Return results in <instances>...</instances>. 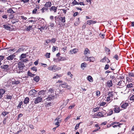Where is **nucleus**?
Returning a JSON list of instances; mask_svg holds the SVG:
<instances>
[{"mask_svg":"<svg viewBox=\"0 0 134 134\" xmlns=\"http://www.w3.org/2000/svg\"><path fill=\"white\" fill-rule=\"evenodd\" d=\"M4 57L3 56L0 55V65H1L2 63L1 62L3 60L4 58Z\"/></svg>","mask_w":134,"mask_h":134,"instance_id":"50","label":"nucleus"},{"mask_svg":"<svg viewBox=\"0 0 134 134\" xmlns=\"http://www.w3.org/2000/svg\"><path fill=\"white\" fill-rule=\"evenodd\" d=\"M57 8L55 6L51 7L49 8V10L50 12H53L54 13H56L57 11Z\"/></svg>","mask_w":134,"mask_h":134,"instance_id":"14","label":"nucleus"},{"mask_svg":"<svg viewBox=\"0 0 134 134\" xmlns=\"http://www.w3.org/2000/svg\"><path fill=\"white\" fill-rule=\"evenodd\" d=\"M12 95H10L9 94H8L5 95V98L11 100L12 99Z\"/></svg>","mask_w":134,"mask_h":134,"instance_id":"25","label":"nucleus"},{"mask_svg":"<svg viewBox=\"0 0 134 134\" xmlns=\"http://www.w3.org/2000/svg\"><path fill=\"white\" fill-rule=\"evenodd\" d=\"M81 123V122H80L79 124H76V126H75V130H76L78 128H79L80 125Z\"/></svg>","mask_w":134,"mask_h":134,"instance_id":"52","label":"nucleus"},{"mask_svg":"<svg viewBox=\"0 0 134 134\" xmlns=\"http://www.w3.org/2000/svg\"><path fill=\"white\" fill-rule=\"evenodd\" d=\"M113 85V84L112 80H109L106 83V86L108 87L109 88L112 86Z\"/></svg>","mask_w":134,"mask_h":134,"instance_id":"16","label":"nucleus"},{"mask_svg":"<svg viewBox=\"0 0 134 134\" xmlns=\"http://www.w3.org/2000/svg\"><path fill=\"white\" fill-rule=\"evenodd\" d=\"M99 109V108L97 107L96 108H94L93 109V111L94 112H96Z\"/></svg>","mask_w":134,"mask_h":134,"instance_id":"64","label":"nucleus"},{"mask_svg":"<svg viewBox=\"0 0 134 134\" xmlns=\"http://www.w3.org/2000/svg\"><path fill=\"white\" fill-rule=\"evenodd\" d=\"M12 83L13 84H17L20 83L19 81H12Z\"/></svg>","mask_w":134,"mask_h":134,"instance_id":"45","label":"nucleus"},{"mask_svg":"<svg viewBox=\"0 0 134 134\" xmlns=\"http://www.w3.org/2000/svg\"><path fill=\"white\" fill-rule=\"evenodd\" d=\"M113 92H109L108 94V96L106 100L107 102H108L109 101H110L111 100H112L113 98V94L112 93Z\"/></svg>","mask_w":134,"mask_h":134,"instance_id":"3","label":"nucleus"},{"mask_svg":"<svg viewBox=\"0 0 134 134\" xmlns=\"http://www.w3.org/2000/svg\"><path fill=\"white\" fill-rule=\"evenodd\" d=\"M6 91L4 89H0V99L3 96V95L5 93Z\"/></svg>","mask_w":134,"mask_h":134,"instance_id":"17","label":"nucleus"},{"mask_svg":"<svg viewBox=\"0 0 134 134\" xmlns=\"http://www.w3.org/2000/svg\"><path fill=\"white\" fill-rule=\"evenodd\" d=\"M87 64L85 63H82L81 64V68L83 69L84 70V68H86L87 66Z\"/></svg>","mask_w":134,"mask_h":134,"instance_id":"23","label":"nucleus"},{"mask_svg":"<svg viewBox=\"0 0 134 134\" xmlns=\"http://www.w3.org/2000/svg\"><path fill=\"white\" fill-rule=\"evenodd\" d=\"M67 75H69L70 76V77L71 79H72V78L73 75L71 74L70 72L69 71L67 73Z\"/></svg>","mask_w":134,"mask_h":134,"instance_id":"53","label":"nucleus"},{"mask_svg":"<svg viewBox=\"0 0 134 134\" xmlns=\"http://www.w3.org/2000/svg\"><path fill=\"white\" fill-rule=\"evenodd\" d=\"M113 110L114 113H119L122 109H121L118 106L115 105L114 106Z\"/></svg>","mask_w":134,"mask_h":134,"instance_id":"5","label":"nucleus"},{"mask_svg":"<svg viewBox=\"0 0 134 134\" xmlns=\"http://www.w3.org/2000/svg\"><path fill=\"white\" fill-rule=\"evenodd\" d=\"M94 60V58L92 57H88L85 56V60L87 61H89L90 62H93Z\"/></svg>","mask_w":134,"mask_h":134,"instance_id":"6","label":"nucleus"},{"mask_svg":"<svg viewBox=\"0 0 134 134\" xmlns=\"http://www.w3.org/2000/svg\"><path fill=\"white\" fill-rule=\"evenodd\" d=\"M51 53H46V54L45 55V56L47 58H49L50 57V55Z\"/></svg>","mask_w":134,"mask_h":134,"instance_id":"48","label":"nucleus"},{"mask_svg":"<svg viewBox=\"0 0 134 134\" xmlns=\"http://www.w3.org/2000/svg\"><path fill=\"white\" fill-rule=\"evenodd\" d=\"M9 113V112H6L5 111H3L1 114V115L4 116H5L6 115H7Z\"/></svg>","mask_w":134,"mask_h":134,"instance_id":"49","label":"nucleus"},{"mask_svg":"<svg viewBox=\"0 0 134 134\" xmlns=\"http://www.w3.org/2000/svg\"><path fill=\"white\" fill-rule=\"evenodd\" d=\"M105 50L106 52H108L107 54L108 55L110 54V49L107 47H105Z\"/></svg>","mask_w":134,"mask_h":134,"instance_id":"39","label":"nucleus"},{"mask_svg":"<svg viewBox=\"0 0 134 134\" xmlns=\"http://www.w3.org/2000/svg\"><path fill=\"white\" fill-rule=\"evenodd\" d=\"M94 118H98L103 117V115L101 112H99L94 114Z\"/></svg>","mask_w":134,"mask_h":134,"instance_id":"11","label":"nucleus"},{"mask_svg":"<svg viewBox=\"0 0 134 134\" xmlns=\"http://www.w3.org/2000/svg\"><path fill=\"white\" fill-rule=\"evenodd\" d=\"M100 129V127H99V128H97L96 129H95L93 130V131L92 132H96L99 130Z\"/></svg>","mask_w":134,"mask_h":134,"instance_id":"63","label":"nucleus"},{"mask_svg":"<svg viewBox=\"0 0 134 134\" xmlns=\"http://www.w3.org/2000/svg\"><path fill=\"white\" fill-rule=\"evenodd\" d=\"M87 80L90 82H92L93 81V78L90 75L88 76L87 77Z\"/></svg>","mask_w":134,"mask_h":134,"instance_id":"24","label":"nucleus"},{"mask_svg":"<svg viewBox=\"0 0 134 134\" xmlns=\"http://www.w3.org/2000/svg\"><path fill=\"white\" fill-rule=\"evenodd\" d=\"M33 80L34 81H35L36 82H38L40 80V78L39 76H36L34 78Z\"/></svg>","mask_w":134,"mask_h":134,"instance_id":"37","label":"nucleus"},{"mask_svg":"<svg viewBox=\"0 0 134 134\" xmlns=\"http://www.w3.org/2000/svg\"><path fill=\"white\" fill-rule=\"evenodd\" d=\"M133 87V84L132 83L127 85L126 87V89L128 88H131Z\"/></svg>","mask_w":134,"mask_h":134,"instance_id":"44","label":"nucleus"},{"mask_svg":"<svg viewBox=\"0 0 134 134\" xmlns=\"http://www.w3.org/2000/svg\"><path fill=\"white\" fill-rule=\"evenodd\" d=\"M78 20L76 21L74 23V25L76 26L77 25L80 23L79 18H78Z\"/></svg>","mask_w":134,"mask_h":134,"instance_id":"56","label":"nucleus"},{"mask_svg":"<svg viewBox=\"0 0 134 134\" xmlns=\"http://www.w3.org/2000/svg\"><path fill=\"white\" fill-rule=\"evenodd\" d=\"M61 69L60 67H58L55 65H51L48 68L49 70L52 71L54 72L60 69Z\"/></svg>","mask_w":134,"mask_h":134,"instance_id":"1","label":"nucleus"},{"mask_svg":"<svg viewBox=\"0 0 134 134\" xmlns=\"http://www.w3.org/2000/svg\"><path fill=\"white\" fill-rule=\"evenodd\" d=\"M40 11L42 14H44L48 12V9H47L44 7L40 9Z\"/></svg>","mask_w":134,"mask_h":134,"instance_id":"15","label":"nucleus"},{"mask_svg":"<svg viewBox=\"0 0 134 134\" xmlns=\"http://www.w3.org/2000/svg\"><path fill=\"white\" fill-rule=\"evenodd\" d=\"M67 85H68V84H67V83L66 82H64L63 84H62L60 85H61V86L62 87H64V88H65V87L66 88V87H67Z\"/></svg>","mask_w":134,"mask_h":134,"instance_id":"46","label":"nucleus"},{"mask_svg":"<svg viewBox=\"0 0 134 134\" xmlns=\"http://www.w3.org/2000/svg\"><path fill=\"white\" fill-rule=\"evenodd\" d=\"M84 54L86 56H88L90 54V51L87 48H86L84 51Z\"/></svg>","mask_w":134,"mask_h":134,"instance_id":"13","label":"nucleus"},{"mask_svg":"<svg viewBox=\"0 0 134 134\" xmlns=\"http://www.w3.org/2000/svg\"><path fill=\"white\" fill-rule=\"evenodd\" d=\"M109 67V65H108V64H107L105 65L104 69L105 70L108 69Z\"/></svg>","mask_w":134,"mask_h":134,"instance_id":"61","label":"nucleus"},{"mask_svg":"<svg viewBox=\"0 0 134 134\" xmlns=\"http://www.w3.org/2000/svg\"><path fill=\"white\" fill-rule=\"evenodd\" d=\"M131 77H134V73L132 72L129 73V77H127L126 79L127 81L128 82L132 81V79L131 78Z\"/></svg>","mask_w":134,"mask_h":134,"instance_id":"4","label":"nucleus"},{"mask_svg":"<svg viewBox=\"0 0 134 134\" xmlns=\"http://www.w3.org/2000/svg\"><path fill=\"white\" fill-rule=\"evenodd\" d=\"M11 22H12V24H14L16 23H18V22H19V23H21V22L19 21L18 19H15L14 20V19H13L11 21Z\"/></svg>","mask_w":134,"mask_h":134,"instance_id":"32","label":"nucleus"},{"mask_svg":"<svg viewBox=\"0 0 134 134\" xmlns=\"http://www.w3.org/2000/svg\"><path fill=\"white\" fill-rule=\"evenodd\" d=\"M97 21H94L92 20H88L87 22V24L89 25H90L92 24H94L96 23Z\"/></svg>","mask_w":134,"mask_h":134,"instance_id":"20","label":"nucleus"},{"mask_svg":"<svg viewBox=\"0 0 134 134\" xmlns=\"http://www.w3.org/2000/svg\"><path fill=\"white\" fill-rule=\"evenodd\" d=\"M78 50V49L76 48L74 49H72L71 51V52H72L73 53H76L77 52V51Z\"/></svg>","mask_w":134,"mask_h":134,"instance_id":"57","label":"nucleus"},{"mask_svg":"<svg viewBox=\"0 0 134 134\" xmlns=\"http://www.w3.org/2000/svg\"><path fill=\"white\" fill-rule=\"evenodd\" d=\"M44 5V7H45L47 9L50 8L52 5L51 2L50 1L46 2L45 4Z\"/></svg>","mask_w":134,"mask_h":134,"instance_id":"8","label":"nucleus"},{"mask_svg":"<svg viewBox=\"0 0 134 134\" xmlns=\"http://www.w3.org/2000/svg\"><path fill=\"white\" fill-rule=\"evenodd\" d=\"M56 40V39L54 38H52L51 40H50L51 42L54 43Z\"/></svg>","mask_w":134,"mask_h":134,"instance_id":"55","label":"nucleus"},{"mask_svg":"<svg viewBox=\"0 0 134 134\" xmlns=\"http://www.w3.org/2000/svg\"><path fill=\"white\" fill-rule=\"evenodd\" d=\"M121 107L124 109H125L129 105L128 103L126 102L124 103H121L120 105Z\"/></svg>","mask_w":134,"mask_h":134,"instance_id":"10","label":"nucleus"},{"mask_svg":"<svg viewBox=\"0 0 134 134\" xmlns=\"http://www.w3.org/2000/svg\"><path fill=\"white\" fill-rule=\"evenodd\" d=\"M25 66L24 64L21 62H19L18 63V68L19 71H17V72L18 73H20L21 72H23V70L21 71Z\"/></svg>","mask_w":134,"mask_h":134,"instance_id":"2","label":"nucleus"},{"mask_svg":"<svg viewBox=\"0 0 134 134\" xmlns=\"http://www.w3.org/2000/svg\"><path fill=\"white\" fill-rule=\"evenodd\" d=\"M72 4L74 5H79V3L76 1L75 0H74L72 2Z\"/></svg>","mask_w":134,"mask_h":134,"instance_id":"47","label":"nucleus"},{"mask_svg":"<svg viewBox=\"0 0 134 134\" xmlns=\"http://www.w3.org/2000/svg\"><path fill=\"white\" fill-rule=\"evenodd\" d=\"M54 25L55 24L54 23H49V26L52 29L54 27Z\"/></svg>","mask_w":134,"mask_h":134,"instance_id":"38","label":"nucleus"},{"mask_svg":"<svg viewBox=\"0 0 134 134\" xmlns=\"http://www.w3.org/2000/svg\"><path fill=\"white\" fill-rule=\"evenodd\" d=\"M107 59V60H108V61L107 62V63H109L110 62V61L109 60V59H108V58H107L105 56L101 60L100 62H101L103 63L104 62H105L106 59Z\"/></svg>","mask_w":134,"mask_h":134,"instance_id":"22","label":"nucleus"},{"mask_svg":"<svg viewBox=\"0 0 134 134\" xmlns=\"http://www.w3.org/2000/svg\"><path fill=\"white\" fill-rule=\"evenodd\" d=\"M37 92V91L35 90H33L29 91L28 93V95L29 96H35Z\"/></svg>","mask_w":134,"mask_h":134,"instance_id":"9","label":"nucleus"},{"mask_svg":"<svg viewBox=\"0 0 134 134\" xmlns=\"http://www.w3.org/2000/svg\"><path fill=\"white\" fill-rule=\"evenodd\" d=\"M3 27L5 29L7 30H9L10 29V25L8 24H6L3 25Z\"/></svg>","mask_w":134,"mask_h":134,"instance_id":"21","label":"nucleus"},{"mask_svg":"<svg viewBox=\"0 0 134 134\" xmlns=\"http://www.w3.org/2000/svg\"><path fill=\"white\" fill-rule=\"evenodd\" d=\"M63 60H61V59H60L59 58H53V61L56 63H58L61 61Z\"/></svg>","mask_w":134,"mask_h":134,"instance_id":"30","label":"nucleus"},{"mask_svg":"<svg viewBox=\"0 0 134 134\" xmlns=\"http://www.w3.org/2000/svg\"><path fill=\"white\" fill-rule=\"evenodd\" d=\"M26 57V54H22L20 57V60L22 58H25Z\"/></svg>","mask_w":134,"mask_h":134,"instance_id":"42","label":"nucleus"},{"mask_svg":"<svg viewBox=\"0 0 134 134\" xmlns=\"http://www.w3.org/2000/svg\"><path fill=\"white\" fill-rule=\"evenodd\" d=\"M46 92L45 90H41L39 91L38 93V94L39 95H40L41 94L43 95L44 94H45Z\"/></svg>","mask_w":134,"mask_h":134,"instance_id":"33","label":"nucleus"},{"mask_svg":"<svg viewBox=\"0 0 134 134\" xmlns=\"http://www.w3.org/2000/svg\"><path fill=\"white\" fill-rule=\"evenodd\" d=\"M62 74H60L59 75L58 74H57L56 76L53 77V79H57L58 77H62Z\"/></svg>","mask_w":134,"mask_h":134,"instance_id":"35","label":"nucleus"},{"mask_svg":"<svg viewBox=\"0 0 134 134\" xmlns=\"http://www.w3.org/2000/svg\"><path fill=\"white\" fill-rule=\"evenodd\" d=\"M27 74L28 76H29L31 77H33L35 75L32 74L31 73L30 71H28L27 72Z\"/></svg>","mask_w":134,"mask_h":134,"instance_id":"40","label":"nucleus"},{"mask_svg":"<svg viewBox=\"0 0 134 134\" xmlns=\"http://www.w3.org/2000/svg\"><path fill=\"white\" fill-rule=\"evenodd\" d=\"M23 102L22 101L19 102V103L18 105L17 106V109H19L21 108V106L22 105Z\"/></svg>","mask_w":134,"mask_h":134,"instance_id":"28","label":"nucleus"},{"mask_svg":"<svg viewBox=\"0 0 134 134\" xmlns=\"http://www.w3.org/2000/svg\"><path fill=\"white\" fill-rule=\"evenodd\" d=\"M38 12V9L37 8H35L32 10V13L33 14H38L40 12Z\"/></svg>","mask_w":134,"mask_h":134,"instance_id":"27","label":"nucleus"},{"mask_svg":"<svg viewBox=\"0 0 134 134\" xmlns=\"http://www.w3.org/2000/svg\"><path fill=\"white\" fill-rule=\"evenodd\" d=\"M30 0H21V2H23L24 4L27 3L29 2Z\"/></svg>","mask_w":134,"mask_h":134,"instance_id":"51","label":"nucleus"},{"mask_svg":"<svg viewBox=\"0 0 134 134\" xmlns=\"http://www.w3.org/2000/svg\"><path fill=\"white\" fill-rule=\"evenodd\" d=\"M60 119V118L59 117V116H58L55 119V121L56 122L55 123V125H57L58 126H56V127H58L60 126V124H59V119Z\"/></svg>","mask_w":134,"mask_h":134,"instance_id":"18","label":"nucleus"},{"mask_svg":"<svg viewBox=\"0 0 134 134\" xmlns=\"http://www.w3.org/2000/svg\"><path fill=\"white\" fill-rule=\"evenodd\" d=\"M106 103L105 102H102L100 104V106H104L106 104Z\"/></svg>","mask_w":134,"mask_h":134,"instance_id":"60","label":"nucleus"},{"mask_svg":"<svg viewBox=\"0 0 134 134\" xmlns=\"http://www.w3.org/2000/svg\"><path fill=\"white\" fill-rule=\"evenodd\" d=\"M124 82L123 80H120L117 84V85H118L119 86V87L120 88L123 87L124 86Z\"/></svg>","mask_w":134,"mask_h":134,"instance_id":"12","label":"nucleus"},{"mask_svg":"<svg viewBox=\"0 0 134 134\" xmlns=\"http://www.w3.org/2000/svg\"><path fill=\"white\" fill-rule=\"evenodd\" d=\"M113 110L111 109H110L109 110V112L108 113V115H111L113 114Z\"/></svg>","mask_w":134,"mask_h":134,"instance_id":"43","label":"nucleus"},{"mask_svg":"<svg viewBox=\"0 0 134 134\" xmlns=\"http://www.w3.org/2000/svg\"><path fill=\"white\" fill-rule=\"evenodd\" d=\"M31 70L33 71H35L36 72L37 70V68L35 66H34L32 67H31Z\"/></svg>","mask_w":134,"mask_h":134,"instance_id":"54","label":"nucleus"},{"mask_svg":"<svg viewBox=\"0 0 134 134\" xmlns=\"http://www.w3.org/2000/svg\"><path fill=\"white\" fill-rule=\"evenodd\" d=\"M75 106V104H73L72 105H70L69 106V107L68 108L70 109H72L74 108Z\"/></svg>","mask_w":134,"mask_h":134,"instance_id":"62","label":"nucleus"},{"mask_svg":"<svg viewBox=\"0 0 134 134\" xmlns=\"http://www.w3.org/2000/svg\"><path fill=\"white\" fill-rule=\"evenodd\" d=\"M29 100L30 99L28 97H26L25 98L23 102L24 104H27L29 102Z\"/></svg>","mask_w":134,"mask_h":134,"instance_id":"26","label":"nucleus"},{"mask_svg":"<svg viewBox=\"0 0 134 134\" xmlns=\"http://www.w3.org/2000/svg\"><path fill=\"white\" fill-rule=\"evenodd\" d=\"M7 11L8 13L12 14H13L15 12L11 8H8Z\"/></svg>","mask_w":134,"mask_h":134,"instance_id":"29","label":"nucleus"},{"mask_svg":"<svg viewBox=\"0 0 134 134\" xmlns=\"http://www.w3.org/2000/svg\"><path fill=\"white\" fill-rule=\"evenodd\" d=\"M42 100V98L41 96L38 97L36 99H35L34 103L35 104H36L41 102Z\"/></svg>","mask_w":134,"mask_h":134,"instance_id":"7","label":"nucleus"},{"mask_svg":"<svg viewBox=\"0 0 134 134\" xmlns=\"http://www.w3.org/2000/svg\"><path fill=\"white\" fill-rule=\"evenodd\" d=\"M96 94L97 96L99 97L100 96V92L99 91H97L96 92Z\"/></svg>","mask_w":134,"mask_h":134,"instance_id":"58","label":"nucleus"},{"mask_svg":"<svg viewBox=\"0 0 134 134\" xmlns=\"http://www.w3.org/2000/svg\"><path fill=\"white\" fill-rule=\"evenodd\" d=\"M15 57V55L14 54H11L6 58V59L8 60H12Z\"/></svg>","mask_w":134,"mask_h":134,"instance_id":"19","label":"nucleus"},{"mask_svg":"<svg viewBox=\"0 0 134 134\" xmlns=\"http://www.w3.org/2000/svg\"><path fill=\"white\" fill-rule=\"evenodd\" d=\"M9 66L7 65H5L3 66H1V68L2 69H4L7 70V68H8Z\"/></svg>","mask_w":134,"mask_h":134,"instance_id":"36","label":"nucleus"},{"mask_svg":"<svg viewBox=\"0 0 134 134\" xmlns=\"http://www.w3.org/2000/svg\"><path fill=\"white\" fill-rule=\"evenodd\" d=\"M32 29V26L30 25L28 27H27L26 28V30L27 31H29L31 29Z\"/></svg>","mask_w":134,"mask_h":134,"instance_id":"41","label":"nucleus"},{"mask_svg":"<svg viewBox=\"0 0 134 134\" xmlns=\"http://www.w3.org/2000/svg\"><path fill=\"white\" fill-rule=\"evenodd\" d=\"M57 47L56 46H53L52 48V51L53 52H54L56 50V48Z\"/></svg>","mask_w":134,"mask_h":134,"instance_id":"59","label":"nucleus"},{"mask_svg":"<svg viewBox=\"0 0 134 134\" xmlns=\"http://www.w3.org/2000/svg\"><path fill=\"white\" fill-rule=\"evenodd\" d=\"M59 19L63 24H64L65 22V17H60Z\"/></svg>","mask_w":134,"mask_h":134,"instance_id":"31","label":"nucleus"},{"mask_svg":"<svg viewBox=\"0 0 134 134\" xmlns=\"http://www.w3.org/2000/svg\"><path fill=\"white\" fill-rule=\"evenodd\" d=\"M54 99V96L52 95H49L48 96L47 98V100H51Z\"/></svg>","mask_w":134,"mask_h":134,"instance_id":"34","label":"nucleus"}]
</instances>
